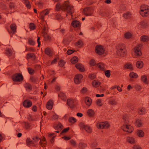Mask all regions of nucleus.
Here are the masks:
<instances>
[{
    "label": "nucleus",
    "mask_w": 149,
    "mask_h": 149,
    "mask_svg": "<svg viewBox=\"0 0 149 149\" xmlns=\"http://www.w3.org/2000/svg\"><path fill=\"white\" fill-rule=\"evenodd\" d=\"M56 10H59L60 9L67 12L68 14L71 15L72 18V13L74 12L73 7L70 4L69 1H67L64 2L62 5L58 3L56 6Z\"/></svg>",
    "instance_id": "nucleus-1"
},
{
    "label": "nucleus",
    "mask_w": 149,
    "mask_h": 149,
    "mask_svg": "<svg viewBox=\"0 0 149 149\" xmlns=\"http://www.w3.org/2000/svg\"><path fill=\"white\" fill-rule=\"evenodd\" d=\"M123 119L124 120L125 125V127L123 129V130L125 132L131 133L133 131V128L130 125H128L129 123L128 116L127 115H125L123 116Z\"/></svg>",
    "instance_id": "nucleus-2"
},
{
    "label": "nucleus",
    "mask_w": 149,
    "mask_h": 149,
    "mask_svg": "<svg viewBox=\"0 0 149 149\" xmlns=\"http://www.w3.org/2000/svg\"><path fill=\"white\" fill-rule=\"evenodd\" d=\"M117 53L119 56H124L126 54L125 47L123 44L119 45L117 46Z\"/></svg>",
    "instance_id": "nucleus-3"
},
{
    "label": "nucleus",
    "mask_w": 149,
    "mask_h": 149,
    "mask_svg": "<svg viewBox=\"0 0 149 149\" xmlns=\"http://www.w3.org/2000/svg\"><path fill=\"white\" fill-rule=\"evenodd\" d=\"M140 13L143 17L147 16L149 14V7L145 5H141Z\"/></svg>",
    "instance_id": "nucleus-4"
},
{
    "label": "nucleus",
    "mask_w": 149,
    "mask_h": 149,
    "mask_svg": "<svg viewBox=\"0 0 149 149\" xmlns=\"http://www.w3.org/2000/svg\"><path fill=\"white\" fill-rule=\"evenodd\" d=\"M142 45L139 44L137 45L134 49V52L136 56H140L142 54L141 49Z\"/></svg>",
    "instance_id": "nucleus-5"
},
{
    "label": "nucleus",
    "mask_w": 149,
    "mask_h": 149,
    "mask_svg": "<svg viewBox=\"0 0 149 149\" xmlns=\"http://www.w3.org/2000/svg\"><path fill=\"white\" fill-rule=\"evenodd\" d=\"M13 81L19 82L23 80V77L22 75L19 73H17L14 74L12 77Z\"/></svg>",
    "instance_id": "nucleus-6"
},
{
    "label": "nucleus",
    "mask_w": 149,
    "mask_h": 149,
    "mask_svg": "<svg viewBox=\"0 0 149 149\" xmlns=\"http://www.w3.org/2000/svg\"><path fill=\"white\" fill-rule=\"evenodd\" d=\"M97 128L100 129L107 128L109 127V124L107 122L99 123L97 124Z\"/></svg>",
    "instance_id": "nucleus-7"
},
{
    "label": "nucleus",
    "mask_w": 149,
    "mask_h": 149,
    "mask_svg": "<svg viewBox=\"0 0 149 149\" xmlns=\"http://www.w3.org/2000/svg\"><path fill=\"white\" fill-rule=\"evenodd\" d=\"M94 10L92 7H87L84 10V13L86 16H90L93 14Z\"/></svg>",
    "instance_id": "nucleus-8"
},
{
    "label": "nucleus",
    "mask_w": 149,
    "mask_h": 149,
    "mask_svg": "<svg viewBox=\"0 0 149 149\" xmlns=\"http://www.w3.org/2000/svg\"><path fill=\"white\" fill-rule=\"evenodd\" d=\"M79 126L81 128L84 129L88 133H91L92 132V130L90 127L88 125H85L82 123H81L79 124Z\"/></svg>",
    "instance_id": "nucleus-9"
},
{
    "label": "nucleus",
    "mask_w": 149,
    "mask_h": 149,
    "mask_svg": "<svg viewBox=\"0 0 149 149\" xmlns=\"http://www.w3.org/2000/svg\"><path fill=\"white\" fill-rule=\"evenodd\" d=\"M104 49L101 45H97L95 47V52L99 55H101L104 53Z\"/></svg>",
    "instance_id": "nucleus-10"
},
{
    "label": "nucleus",
    "mask_w": 149,
    "mask_h": 149,
    "mask_svg": "<svg viewBox=\"0 0 149 149\" xmlns=\"http://www.w3.org/2000/svg\"><path fill=\"white\" fill-rule=\"evenodd\" d=\"M49 13V11L46 9L41 12L40 14V19L42 20L43 22H44L45 17Z\"/></svg>",
    "instance_id": "nucleus-11"
},
{
    "label": "nucleus",
    "mask_w": 149,
    "mask_h": 149,
    "mask_svg": "<svg viewBox=\"0 0 149 149\" xmlns=\"http://www.w3.org/2000/svg\"><path fill=\"white\" fill-rule=\"evenodd\" d=\"M45 24L46 22H43L42 24V25L43 26V27L41 28L42 29V35L47 33L48 31L47 25Z\"/></svg>",
    "instance_id": "nucleus-12"
},
{
    "label": "nucleus",
    "mask_w": 149,
    "mask_h": 149,
    "mask_svg": "<svg viewBox=\"0 0 149 149\" xmlns=\"http://www.w3.org/2000/svg\"><path fill=\"white\" fill-rule=\"evenodd\" d=\"M83 77L82 75L81 74H77L75 75L74 79V82L77 84H79L81 82V79Z\"/></svg>",
    "instance_id": "nucleus-13"
},
{
    "label": "nucleus",
    "mask_w": 149,
    "mask_h": 149,
    "mask_svg": "<svg viewBox=\"0 0 149 149\" xmlns=\"http://www.w3.org/2000/svg\"><path fill=\"white\" fill-rule=\"evenodd\" d=\"M75 101L73 100L68 99L67 100V104L70 108L74 107L75 104Z\"/></svg>",
    "instance_id": "nucleus-14"
},
{
    "label": "nucleus",
    "mask_w": 149,
    "mask_h": 149,
    "mask_svg": "<svg viewBox=\"0 0 149 149\" xmlns=\"http://www.w3.org/2000/svg\"><path fill=\"white\" fill-rule=\"evenodd\" d=\"M24 106L26 108H29L32 105V102L29 100H25L23 103Z\"/></svg>",
    "instance_id": "nucleus-15"
},
{
    "label": "nucleus",
    "mask_w": 149,
    "mask_h": 149,
    "mask_svg": "<svg viewBox=\"0 0 149 149\" xmlns=\"http://www.w3.org/2000/svg\"><path fill=\"white\" fill-rule=\"evenodd\" d=\"M75 66L80 71L83 72L85 70L84 66L81 63H78L76 64L75 65Z\"/></svg>",
    "instance_id": "nucleus-16"
},
{
    "label": "nucleus",
    "mask_w": 149,
    "mask_h": 149,
    "mask_svg": "<svg viewBox=\"0 0 149 149\" xmlns=\"http://www.w3.org/2000/svg\"><path fill=\"white\" fill-rule=\"evenodd\" d=\"M72 26L74 27L79 28L80 27L81 24L80 22L77 20H74L71 23Z\"/></svg>",
    "instance_id": "nucleus-17"
},
{
    "label": "nucleus",
    "mask_w": 149,
    "mask_h": 149,
    "mask_svg": "<svg viewBox=\"0 0 149 149\" xmlns=\"http://www.w3.org/2000/svg\"><path fill=\"white\" fill-rule=\"evenodd\" d=\"M148 23V21L147 20L142 21L139 23L138 27L139 28H144L146 27L147 26L146 23Z\"/></svg>",
    "instance_id": "nucleus-18"
},
{
    "label": "nucleus",
    "mask_w": 149,
    "mask_h": 149,
    "mask_svg": "<svg viewBox=\"0 0 149 149\" xmlns=\"http://www.w3.org/2000/svg\"><path fill=\"white\" fill-rule=\"evenodd\" d=\"M53 104L52 100H49L47 103L46 107L47 109L49 110L52 109L53 106Z\"/></svg>",
    "instance_id": "nucleus-19"
},
{
    "label": "nucleus",
    "mask_w": 149,
    "mask_h": 149,
    "mask_svg": "<svg viewBox=\"0 0 149 149\" xmlns=\"http://www.w3.org/2000/svg\"><path fill=\"white\" fill-rule=\"evenodd\" d=\"M54 127L55 130H61L63 128V125L60 123L55 124L54 126Z\"/></svg>",
    "instance_id": "nucleus-20"
},
{
    "label": "nucleus",
    "mask_w": 149,
    "mask_h": 149,
    "mask_svg": "<svg viewBox=\"0 0 149 149\" xmlns=\"http://www.w3.org/2000/svg\"><path fill=\"white\" fill-rule=\"evenodd\" d=\"M26 141V144L28 146H29L31 145L34 146L35 145L33 141H32L30 138H27Z\"/></svg>",
    "instance_id": "nucleus-21"
},
{
    "label": "nucleus",
    "mask_w": 149,
    "mask_h": 149,
    "mask_svg": "<svg viewBox=\"0 0 149 149\" xmlns=\"http://www.w3.org/2000/svg\"><path fill=\"white\" fill-rule=\"evenodd\" d=\"M85 102L87 105L90 106L91 104L92 100L89 97H86L85 99Z\"/></svg>",
    "instance_id": "nucleus-22"
},
{
    "label": "nucleus",
    "mask_w": 149,
    "mask_h": 149,
    "mask_svg": "<svg viewBox=\"0 0 149 149\" xmlns=\"http://www.w3.org/2000/svg\"><path fill=\"white\" fill-rule=\"evenodd\" d=\"M97 66L101 70H104L105 69V65L102 63H100L97 64Z\"/></svg>",
    "instance_id": "nucleus-23"
},
{
    "label": "nucleus",
    "mask_w": 149,
    "mask_h": 149,
    "mask_svg": "<svg viewBox=\"0 0 149 149\" xmlns=\"http://www.w3.org/2000/svg\"><path fill=\"white\" fill-rule=\"evenodd\" d=\"M10 28L12 31V33H14L16 32L17 26L15 24H12L10 25Z\"/></svg>",
    "instance_id": "nucleus-24"
},
{
    "label": "nucleus",
    "mask_w": 149,
    "mask_h": 149,
    "mask_svg": "<svg viewBox=\"0 0 149 149\" xmlns=\"http://www.w3.org/2000/svg\"><path fill=\"white\" fill-rule=\"evenodd\" d=\"M127 140L129 143L133 144L135 143V141L134 138L131 137H128L127 138Z\"/></svg>",
    "instance_id": "nucleus-25"
},
{
    "label": "nucleus",
    "mask_w": 149,
    "mask_h": 149,
    "mask_svg": "<svg viewBox=\"0 0 149 149\" xmlns=\"http://www.w3.org/2000/svg\"><path fill=\"white\" fill-rule=\"evenodd\" d=\"M42 36L44 37L45 41H50L51 40V37L47 34V33L42 34Z\"/></svg>",
    "instance_id": "nucleus-26"
},
{
    "label": "nucleus",
    "mask_w": 149,
    "mask_h": 149,
    "mask_svg": "<svg viewBox=\"0 0 149 149\" xmlns=\"http://www.w3.org/2000/svg\"><path fill=\"white\" fill-rule=\"evenodd\" d=\"M26 57L27 59L32 58V59L34 60L35 58V56L33 53H29L26 55Z\"/></svg>",
    "instance_id": "nucleus-27"
},
{
    "label": "nucleus",
    "mask_w": 149,
    "mask_h": 149,
    "mask_svg": "<svg viewBox=\"0 0 149 149\" xmlns=\"http://www.w3.org/2000/svg\"><path fill=\"white\" fill-rule=\"evenodd\" d=\"M100 82L98 81L94 80L92 82V85L94 87H97L99 86Z\"/></svg>",
    "instance_id": "nucleus-28"
},
{
    "label": "nucleus",
    "mask_w": 149,
    "mask_h": 149,
    "mask_svg": "<svg viewBox=\"0 0 149 149\" xmlns=\"http://www.w3.org/2000/svg\"><path fill=\"white\" fill-rule=\"evenodd\" d=\"M142 125V122L141 120L140 119H137L135 122V125L139 127L141 126Z\"/></svg>",
    "instance_id": "nucleus-29"
},
{
    "label": "nucleus",
    "mask_w": 149,
    "mask_h": 149,
    "mask_svg": "<svg viewBox=\"0 0 149 149\" xmlns=\"http://www.w3.org/2000/svg\"><path fill=\"white\" fill-rule=\"evenodd\" d=\"M136 65L138 68H141L143 67V63L142 61H138L137 62Z\"/></svg>",
    "instance_id": "nucleus-30"
},
{
    "label": "nucleus",
    "mask_w": 149,
    "mask_h": 149,
    "mask_svg": "<svg viewBox=\"0 0 149 149\" xmlns=\"http://www.w3.org/2000/svg\"><path fill=\"white\" fill-rule=\"evenodd\" d=\"M141 41L146 42L149 40V38L147 36H143L141 37Z\"/></svg>",
    "instance_id": "nucleus-31"
},
{
    "label": "nucleus",
    "mask_w": 149,
    "mask_h": 149,
    "mask_svg": "<svg viewBox=\"0 0 149 149\" xmlns=\"http://www.w3.org/2000/svg\"><path fill=\"white\" fill-rule=\"evenodd\" d=\"M137 134L139 137H143L144 136V133L141 130H138L137 131Z\"/></svg>",
    "instance_id": "nucleus-32"
},
{
    "label": "nucleus",
    "mask_w": 149,
    "mask_h": 149,
    "mask_svg": "<svg viewBox=\"0 0 149 149\" xmlns=\"http://www.w3.org/2000/svg\"><path fill=\"white\" fill-rule=\"evenodd\" d=\"M87 146V144L82 142H80L79 143V148L81 149H84Z\"/></svg>",
    "instance_id": "nucleus-33"
},
{
    "label": "nucleus",
    "mask_w": 149,
    "mask_h": 149,
    "mask_svg": "<svg viewBox=\"0 0 149 149\" xmlns=\"http://www.w3.org/2000/svg\"><path fill=\"white\" fill-rule=\"evenodd\" d=\"M87 113L89 116L92 117L94 115L95 112L93 110L89 109Z\"/></svg>",
    "instance_id": "nucleus-34"
},
{
    "label": "nucleus",
    "mask_w": 149,
    "mask_h": 149,
    "mask_svg": "<svg viewBox=\"0 0 149 149\" xmlns=\"http://www.w3.org/2000/svg\"><path fill=\"white\" fill-rule=\"evenodd\" d=\"M100 15L102 16H106L109 15L108 11L106 10H102L100 11Z\"/></svg>",
    "instance_id": "nucleus-35"
},
{
    "label": "nucleus",
    "mask_w": 149,
    "mask_h": 149,
    "mask_svg": "<svg viewBox=\"0 0 149 149\" xmlns=\"http://www.w3.org/2000/svg\"><path fill=\"white\" fill-rule=\"evenodd\" d=\"M125 67L127 69H129L131 70H133V68L131 64L130 63H127L125 64Z\"/></svg>",
    "instance_id": "nucleus-36"
},
{
    "label": "nucleus",
    "mask_w": 149,
    "mask_h": 149,
    "mask_svg": "<svg viewBox=\"0 0 149 149\" xmlns=\"http://www.w3.org/2000/svg\"><path fill=\"white\" fill-rule=\"evenodd\" d=\"M83 44V42L81 40H79L75 43V45L78 46L79 47H81Z\"/></svg>",
    "instance_id": "nucleus-37"
},
{
    "label": "nucleus",
    "mask_w": 149,
    "mask_h": 149,
    "mask_svg": "<svg viewBox=\"0 0 149 149\" xmlns=\"http://www.w3.org/2000/svg\"><path fill=\"white\" fill-rule=\"evenodd\" d=\"M129 76L130 77L132 78H136L138 77L137 74L133 72H130V74Z\"/></svg>",
    "instance_id": "nucleus-38"
},
{
    "label": "nucleus",
    "mask_w": 149,
    "mask_h": 149,
    "mask_svg": "<svg viewBox=\"0 0 149 149\" xmlns=\"http://www.w3.org/2000/svg\"><path fill=\"white\" fill-rule=\"evenodd\" d=\"M24 3L28 8L30 9L31 8V6L30 2L28 0H23Z\"/></svg>",
    "instance_id": "nucleus-39"
},
{
    "label": "nucleus",
    "mask_w": 149,
    "mask_h": 149,
    "mask_svg": "<svg viewBox=\"0 0 149 149\" xmlns=\"http://www.w3.org/2000/svg\"><path fill=\"white\" fill-rule=\"evenodd\" d=\"M58 97L63 100H65L66 99L65 95L62 93H61L58 94Z\"/></svg>",
    "instance_id": "nucleus-40"
},
{
    "label": "nucleus",
    "mask_w": 149,
    "mask_h": 149,
    "mask_svg": "<svg viewBox=\"0 0 149 149\" xmlns=\"http://www.w3.org/2000/svg\"><path fill=\"white\" fill-rule=\"evenodd\" d=\"M68 120L70 123H74L77 121L76 119L72 117H70L69 118Z\"/></svg>",
    "instance_id": "nucleus-41"
},
{
    "label": "nucleus",
    "mask_w": 149,
    "mask_h": 149,
    "mask_svg": "<svg viewBox=\"0 0 149 149\" xmlns=\"http://www.w3.org/2000/svg\"><path fill=\"white\" fill-rule=\"evenodd\" d=\"M71 62L72 63H74L78 61V58L77 56L73 57L71 59Z\"/></svg>",
    "instance_id": "nucleus-42"
},
{
    "label": "nucleus",
    "mask_w": 149,
    "mask_h": 149,
    "mask_svg": "<svg viewBox=\"0 0 149 149\" xmlns=\"http://www.w3.org/2000/svg\"><path fill=\"white\" fill-rule=\"evenodd\" d=\"M6 53L7 55L10 56L12 55L13 52L10 49L8 48L6 50Z\"/></svg>",
    "instance_id": "nucleus-43"
},
{
    "label": "nucleus",
    "mask_w": 149,
    "mask_h": 149,
    "mask_svg": "<svg viewBox=\"0 0 149 149\" xmlns=\"http://www.w3.org/2000/svg\"><path fill=\"white\" fill-rule=\"evenodd\" d=\"M110 104L112 105H116L117 103L116 100L114 99H110L109 101Z\"/></svg>",
    "instance_id": "nucleus-44"
},
{
    "label": "nucleus",
    "mask_w": 149,
    "mask_h": 149,
    "mask_svg": "<svg viewBox=\"0 0 149 149\" xmlns=\"http://www.w3.org/2000/svg\"><path fill=\"white\" fill-rule=\"evenodd\" d=\"M45 54L47 55H49L52 52L51 49L49 48H47L45 50Z\"/></svg>",
    "instance_id": "nucleus-45"
},
{
    "label": "nucleus",
    "mask_w": 149,
    "mask_h": 149,
    "mask_svg": "<svg viewBox=\"0 0 149 149\" xmlns=\"http://www.w3.org/2000/svg\"><path fill=\"white\" fill-rule=\"evenodd\" d=\"M24 86L26 89L31 90L32 88L31 85L29 83H26L24 85Z\"/></svg>",
    "instance_id": "nucleus-46"
},
{
    "label": "nucleus",
    "mask_w": 149,
    "mask_h": 149,
    "mask_svg": "<svg viewBox=\"0 0 149 149\" xmlns=\"http://www.w3.org/2000/svg\"><path fill=\"white\" fill-rule=\"evenodd\" d=\"M124 17L125 18H128L131 17V14L129 12H127L124 14Z\"/></svg>",
    "instance_id": "nucleus-47"
},
{
    "label": "nucleus",
    "mask_w": 149,
    "mask_h": 149,
    "mask_svg": "<svg viewBox=\"0 0 149 149\" xmlns=\"http://www.w3.org/2000/svg\"><path fill=\"white\" fill-rule=\"evenodd\" d=\"M142 81L146 84L148 83L147 77L145 75H143L141 77Z\"/></svg>",
    "instance_id": "nucleus-48"
},
{
    "label": "nucleus",
    "mask_w": 149,
    "mask_h": 149,
    "mask_svg": "<svg viewBox=\"0 0 149 149\" xmlns=\"http://www.w3.org/2000/svg\"><path fill=\"white\" fill-rule=\"evenodd\" d=\"M33 141L35 143H38V141L39 140H40V138H39L37 136L34 137L33 138Z\"/></svg>",
    "instance_id": "nucleus-49"
},
{
    "label": "nucleus",
    "mask_w": 149,
    "mask_h": 149,
    "mask_svg": "<svg viewBox=\"0 0 149 149\" xmlns=\"http://www.w3.org/2000/svg\"><path fill=\"white\" fill-rule=\"evenodd\" d=\"M145 110L144 109H139L138 111V113L140 115H143L145 113Z\"/></svg>",
    "instance_id": "nucleus-50"
},
{
    "label": "nucleus",
    "mask_w": 149,
    "mask_h": 149,
    "mask_svg": "<svg viewBox=\"0 0 149 149\" xmlns=\"http://www.w3.org/2000/svg\"><path fill=\"white\" fill-rule=\"evenodd\" d=\"M110 70H107L105 71V74L107 77H109L110 76Z\"/></svg>",
    "instance_id": "nucleus-51"
},
{
    "label": "nucleus",
    "mask_w": 149,
    "mask_h": 149,
    "mask_svg": "<svg viewBox=\"0 0 149 149\" xmlns=\"http://www.w3.org/2000/svg\"><path fill=\"white\" fill-rule=\"evenodd\" d=\"M28 70L29 73L31 74H33L35 72L34 70L30 68H28Z\"/></svg>",
    "instance_id": "nucleus-52"
},
{
    "label": "nucleus",
    "mask_w": 149,
    "mask_h": 149,
    "mask_svg": "<svg viewBox=\"0 0 149 149\" xmlns=\"http://www.w3.org/2000/svg\"><path fill=\"white\" fill-rule=\"evenodd\" d=\"M96 103L98 106H101L102 104V100L100 99H98L96 102Z\"/></svg>",
    "instance_id": "nucleus-53"
},
{
    "label": "nucleus",
    "mask_w": 149,
    "mask_h": 149,
    "mask_svg": "<svg viewBox=\"0 0 149 149\" xmlns=\"http://www.w3.org/2000/svg\"><path fill=\"white\" fill-rule=\"evenodd\" d=\"M29 28L31 30H34L35 29L36 26L34 24L31 23L29 24Z\"/></svg>",
    "instance_id": "nucleus-54"
},
{
    "label": "nucleus",
    "mask_w": 149,
    "mask_h": 149,
    "mask_svg": "<svg viewBox=\"0 0 149 149\" xmlns=\"http://www.w3.org/2000/svg\"><path fill=\"white\" fill-rule=\"evenodd\" d=\"M125 37L127 38H129L131 36V34L130 33L127 32L125 35Z\"/></svg>",
    "instance_id": "nucleus-55"
},
{
    "label": "nucleus",
    "mask_w": 149,
    "mask_h": 149,
    "mask_svg": "<svg viewBox=\"0 0 149 149\" xmlns=\"http://www.w3.org/2000/svg\"><path fill=\"white\" fill-rule=\"evenodd\" d=\"M37 80V78L34 77H31L30 78V80L33 82H35Z\"/></svg>",
    "instance_id": "nucleus-56"
},
{
    "label": "nucleus",
    "mask_w": 149,
    "mask_h": 149,
    "mask_svg": "<svg viewBox=\"0 0 149 149\" xmlns=\"http://www.w3.org/2000/svg\"><path fill=\"white\" fill-rule=\"evenodd\" d=\"M70 141V143L72 146H76L77 144L76 142L73 139H72Z\"/></svg>",
    "instance_id": "nucleus-57"
},
{
    "label": "nucleus",
    "mask_w": 149,
    "mask_h": 149,
    "mask_svg": "<svg viewBox=\"0 0 149 149\" xmlns=\"http://www.w3.org/2000/svg\"><path fill=\"white\" fill-rule=\"evenodd\" d=\"M65 64V62L62 60H61L58 63L59 65L61 67H63Z\"/></svg>",
    "instance_id": "nucleus-58"
},
{
    "label": "nucleus",
    "mask_w": 149,
    "mask_h": 149,
    "mask_svg": "<svg viewBox=\"0 0 149 149\" xmlns=\"http://www.w3.org/2000/svg\"><path fill=\"white\" fill-rule=\"evenodd\" d=\"M134 86L135 88L138 91H140L141 89V86L138 85H135Z\"/></svg>",
    "instance_id": "nucleus-59"
},
{
    "label": "nucleus",
    "mask_w": 149,
    "mask_h": 149,
    "mask_svg": "<svg viewBox=\"0 0 149 149\" xmlns=\"http://www.w3.org/2000/svg\"><path fill=\"white\" fill-rule=\"evenodd\" d=\"M97 143L95 141L93 142L91 145V147L94 148L97 146Z\"/></svg>",
    "instance_id": "nucleus-60"
},
{
    "label": "nucleus",
    "mask_w": 149,
    "mask_h": 149,
    "mask_svg": "<svg viewBox=\"0 0 149 149\" xmlns=\"http://www.w3.org/2000/svg\"><path fill=\"white\" fill-rule=\"evenodd\" d=\"M75 50H73L68 49L67 52V53L68 55H70L73 53Z\"/></svg>",
    "instance_id": "nucleus-61"
},
{
    "label": "nucleus",
    "mask_w": 149,
    "mask_h": 149,
    "mask_svg": "<svg viewBox=\"0 0 149 149\" xmlns=\"http://www.w3.org/2000/svg\"><path fill=\"white\" fill-rule=\"evenodd\" d=\"M87 91V89L86 88L84 87L81 91V92L82 93H86Z\"/></svg>",
    "instance_id": "nucleus-62"
},
{
    "label": "nucleus",
    "mask_w": 149,
    "mask_h": 149,
    "mask_svg": "<svg viewBox=\"0 0 149 149\" xmlns=\"http://www.w3.org/2000/svg\"><path fill=\"white\" fill-rule=\"evenodd\" d=\"M25 126L26 129L28 130L30 129V124L28 123H25Z\"/></svg>",
    "instance_id": "nucleus-63"
},
{
    "label": "nucleus",
    "mask_w": 149,
    "mask_h": 149,
    "mask_svg": "<svg viewBox=\"0 0 149 149\" xmlns=\"http://www.w3.org/2000/svg\"><path fill=\"white\" fill-rule=\"evenodd\" d=\"M28 41L29 42L30 44L32 45H34L35 42L31 39H29Z\"/></svg>",
    "instance_id": "nucleus-64"
}]
</instances>
